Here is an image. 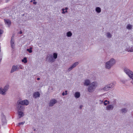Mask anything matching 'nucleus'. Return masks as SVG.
I'll return each instance as SVG.
<instances>
[{
    "mask_svg": "<svg viewBox=\"0 0 133 133\" xmlns=\"http://www.w3.org/2000/svg\"><path fill=\"white\" fill-rule=\"evenodd\" d=\"M58 54L54 52L48 55L46 57V60L48 62L52 63L54 62L57 58Z\"/></svg>",
    "mask_w": 133,
    "mask_h": 133,
    "instance_id": "nucleus-1",
    "label": "nucleus"
},
{
    "mask_svg": "<svg viewBox=\"0 0 133 133\" xmlns=\"http://www.w3.org/2000/svg\"><path fill=\"white\" fill-rule=\"evenodd\" d=\"M116 63V60L113 58H110L109 61L105 63V67L107 69H110Z\"/></svg>",
    "mask_w": 133,
    "mask_h": 133,
    "instance_id": "nucleus-2",
    "label": "nucleus"
},
{
    "mask_svg": "<svg viewBox=\"0 0 133 133\" xmlns=\"http://www.w3.org/2000/svg\"><path fill=\"white\" fill-rule=\"evenodd\" d=\"M29 104V102L27 100L22 101L19 100L17 102L16 104V107L18 106L21 108V109H24V107L22 105H28Z\"/></svg>",
    "mask_w": 133,
    "mask_h": 133,
    "instance_id": "nucleus-3",
    "label": "nucleus"
},
{
    "mask_svg": "<svg viewBox=\"0 0 133 133\" xmlns=\"http://www.w3.org/2000/svg\"><path fill=\"white\" fill-rule=\"evenodd\" d=\"M124 72L128 77L132 80L133 79V72L127 67H124L123 69Z\"/></svg>",
    "mask_w": 133,
    "mask_h": 133,
    "instance_id": "nucleus-4",
    "label": "nucleus"
},
{
    "mask_svg": "<svg viewBox=\"0 0 133 133\" xmlns=\"http://www.w3.org/2000/svg\"><path fill=\"white\" fill-rule=\"evenodd\" d=\"M23 66L21 64L17 65H13L10 71V73H12L14 71L18 70L19 69H22Z\"/></svg>",
    "mask_w": 133,
    "mask_h": 133,
    "instance_id": "nucleus-5",
    "label": "nucleus"
},
{
    "mask_svg": "<svg viewBox=\"0 0 133 133\" xmlns=\"http://www.w3.org/2000/svg\"><path fill=\"white\" fill-rule=\"evenodd\" d=\"M17 110V113L18 117L19 118H21L24 115V114L23 112L24 109H21V108L18 107H16Z\"/></svg>",
    "mask_w": 133,
    "mask_h": 133,
    "instance_id": "nucleus-6",
    "label": "nucleus"
},
{
    "mask_svg": "<svg viewBox=\"0 0 133 133\" xmlns=\"http://www.w3.org/2000/svg\"><path fill=\"white\" fill-rule=\"evenodd\" d=\"M125 50L128 52H133V46L130 47L128 43H126L124 44Z\"/></svg>",
    "mask_w": 133,
    "mask_h": 133,
    "instance_id": "nucleus-7",
    "label": "nucleus"
},
{
    "mask_svg": "<svg viewBox=\"0 0 133 133\" xmlns=\"http://www.w3.org/2000/svg\"><path fill=\"white\" fill-rule=\"evenodd\" d=\"M79 63L78 62H76L72 64L68 69V70L70 71L71 70L73 69L76 67L78 65Z\"/></svg>",
    "mask_w": 133,
    "mask_h": 133,
    "instance_id": "nucleus-8",
    "label": "nucleus"
},
{
    "mask_svg": "<svg viewBox=\"0 0 133 133\" xmlns=\"http://www.w3.org/2000/svg\"><path fill=\"white\" fill-rule=\"evenodd\" d=\"M4 23L8 27H9L11 24V22L9 19H4Z\"/></svg>",
    "mask_w": 133,
    "mask_h": 133,
    "instance_id": "nucleus-9",
    "label": "nucleus"
},
{
    "mask_svg": "<svg viewBox=\"0 0 133 133\" xmlns=\"http://www.w3.org/2000/svg\"><path fill=\"white\" fill-rule=\"evenodd\" d=\"M90 85L95 89L98 86V84L97 82H94L92 83Z\"/></svg>",
    "mask_w": 133,
    "mask_h": 133,
    "instance_id": "nucleus-10",
    "label": "nucleus"
},
{
    "mask_svg": "<svg viewBox=\"0 0 133 133\" xmlns=\"http://www.w3.org/2000/svg\"><path fill=\"white\" fill-rule=\"evenodd\" d=\"M1 121L3 124H4L6 122V121L5 116L3 114L1 115Z\"/></svg>",
    "mask_w": 133,
    "mask_h": 133,
    "instance_id": "nucleus-11",
    "label": "nucleus"
},
{
    "mask_svg": "<svg viewBox=\"0 0 133 133\" xmlns=\"http://www.w3.org/2000/svg\"><path fill=\"white\" fill-rule=\"evenodd\" d=\"M91 82L88 79H86L84 80L83 83L84 85L88 86L90 83Z\"/></svg>",
    "mask_w": 133,
    "mask_h": 133,
    "instance_id": "nucleus-12",
    "label": "nucleus"
},
{
    "mask_svg": "<svg viewBox=\"0 0 133 133\" xmlns=\"http://www.w3.org/2000/svg\"><path fill=\"white\" fill-rule=\"evenodd\" d=\"M57 102V101L54 99H53L51 100L49 103L50 106H53Z\"/></svg>",
    "mask_w": 133,
    "mask_h": 133,
    "instance_id": "nucleus-13",
    "label": "nucleus"
},
{
    "mask_svg": "<svg viewBox=\"0 0 133 133\" xmlns=\"http://www.w3.org/2000/svg\"><path fill=\"white\" fill-rule=\"evenodd\" d=\"M126 28L129 30H131L133 28V25L131 24H128L127 25Z\"/></svg>",
    "mask_w": 133,
    "mask_h": 133,
    "instance_id": "nucleus-14",
    "label": "nucleus"
},
{
    "mask_svg": "<svg viewBox=\"0 0 133 133\" xmlns=\"http://www.w3.org/2000/svg\"><path fill=\"white\" fill-rule=\"evenodd\" d=\"M80 93L79 92H76L74 94V96L76 98H79L80 97Z\"/></svg>",
    "mask_w": 133,
    "mask_h": 133,
    "instance_id": "nucleus-15",
    "label": "nucleus"
},
{
    "mask_svg": "<svg viewBox=\"0 0 133 133\" xmlns=\"http://www.w3.org/2000/svg\"><path fill=\"white\" fill-rule=\"evenodd\" d=\"M6 92L3 88L2 87L0 88V94L4 95L6 94Z\"/></svg>",
    "mask_w": 133,
    "mask_h": 133,
    "instance_id": "nucleus-16",
    "label": "nucleus"
},
{
    "mask_svg": "<svg viewBox=\"0 0 133 133\" xmlns=\"http://www.w3.org/2000/svg\"><path fill=\"white\" fill-rule=\"evenodd\" d=\"M95 89V88L90 85L88 88V91L89 92H93Z\"/></svg>",
    "mask_w": 133,
    "mask_h": 133,
    "instance_id": "nucleus-17",
    "label": "nucleus"
},
{
    "mask_svg": "<svg viewBox=\"0 0 133 133\" xmlns=\"http://www.w3.org/2000/svg\"><path fill=\"white\" fill-rule=\"evenodd\" d=\"M40 94L38 92H35L33 94V97L34 98H36L39 97Z\"/></svg>",
    "mask_w": 133,
    "mask_h": 133,
    "instance_id": "nucleus-18",
    "label": "nucleus"
},
{
    "mask_svg": "<svg viewBox=\"0 0 133 133\" xmlns=\"http://www.w3.org/2000/svg\"><path fill=\"white\" fill-rule=\"evenodd\" d=\"M114 108V106L112 105H108L106 107V109L108 110H111L113 109Z\"/></svg>",
    "mask_w": 133,
    "mask_h": 133,
    "instance_id": "nucleus-19",
    "label": "nucleus"
},
{
    "mask_svg": "<svg viewBox=\"0 0 133 133\" xmlns=\"http://www.w3.org/2000/svg\"><path fill=\"white\" fill-rule=\"evenodd\" d=\"M68 8L67 7H66L65 8H63L62 10V13L63 14H65L66 13L68 12L67 10Z\"/></svg>",
    "mask_w": 133,
    "mask_h": 133,
    "instance_id": "nucleus-20",
    "label": "nucleus"
},
{
    "mask_svg": "<svg viewBox=\"0 0 133 133\" xmlns=\"http://www.w3.org/2000/svg\"><path fill=\"white\" fill-rule=\"evenodd\" d=\"M12 48L14 49L15 48V44L14 43V39L12 38L10 42Z\"/></svg>",
    "mask_w": 133,
    "mask_h": 133,
    "instance_id": "nucleus-21",
    "label": "nucleus"
},
{
    "mask_svg": "<svg viewBox=\"0 0 133 133\" xmlns=\"http://www.w3.org/2000/svg\"><path fill=\"white\" fill-rule=\"evenodd\" d=\"M95 10L97 13H99L101 12V9L99 7H97L96 8Z\"/></svg>",
    "mask_w": 133,
    "mask_h": 133,
    "instance_id": "nucleus-22",
    "label": "nucleus"
},
{
    "mask_svg": "<svg viewBox=\"0 0 133 133\" xmlns=\"http://www.w3.org/2000/svg\"><path fill=\"white\" fill-rule=\"evenodd\" d=\"M72 32L70 31L67 32L66 34V35L67 37H71L72 36Z\"/></svg>",
    "mask_w": 133,
    "mask_h": 133,
    "instance_id": "nucleus-23",
    "label": "nucleus"
},
{
    "mask_svg": "<svg viewBox=\"0 0 133 133\" xmlns=\"http://www.w3.org/2000/svg\"><path fill=\"white\" fill-rule=\"evenodd\" d=\"M109 88L107 85H106L103 88V90L104 91H107L109 90Z\"/></svg>",
    "mask_w": 133,
    "mask_h": 133,
    "instance_id": "nucleus-24",
    "label": "nucleus"
},
{
    "mask_svg": "<svg viewBox=\"0 0 133 133\" xmlns=\"http://www.w3.org/2000/svg\"><path fill=\"white\" fill-rule=\"evenodd\" d=\"M107 85L108 86V87L109 89L112 88L115 85L114 83H111Z\"/></svg>",
    "mask_w": 133,
    "mask_h": 133,
    "instance_id": "nucleus-25",
    "label": "nucleus"
},
{
    "mask_svg": "<svg viewBox=\"0 0 133 133\" xmlns=\"http://www.w3.org/2000/svg\"><path fill=\"white\" fill-rule=\"evenodd\" d=\"M28 62L27 58L24 57L22 59V62L24 64Z\"/></svg>",
    "mask_w": 133,
    "mask_h": 133,
    "instance_id": "nucleus-26",
    "label": "nucleus"
},
{
    "mask_svg": "<svg viewBox=\"0 0 133 133\" xmlns=\"http://www.w3.org/2000/svg\"><path fill=\"white\" fill-rule=\"evenodd\" d=\"M9 88V85L8 84L6 85L3 88L6 92L8 90Z\"/></svg>",
    "mask_w": 133,
    "mask_h": 133,
    "instance_id": "nucleus-27",
    "label": "nucleus"
},
{
    "mask_svg": "<svg viewBox=\"0 0 133 133\" xmlns=\"http://www.w3.org/2000/svg\"><path fill=\"white\" fill-rule=\"evenodd\" d=\"M121 110L122 112L124 113H126L128 111L127 109L126 108H122Z\"/></svg>",
    "mask_w": 133,
    "mask_h": 133,
    "instance_id": "nucleus-28",
    "label": "nucleus"
},
{
    "mask_svg": "<svg viewBox=\"0 0 133 133\" xmlns=\"http://www.w3.org/2000/svg\"><path fill=\"white\" fill-rule=\"evenodd\" d=\"M106 36L108 38H111L112 36L111 34L109 32H108L107 33Z\"/></svg>",
    "mask_w": 133,
    "mask_h": 133,
    "instance_id": "nucleus-29",
    "label": "nucleus"
},
{
    "mask_svg": "<svg viewBox=\"0 0 133 133\" xmlns=\"http://www.w3.org/2000/svg\"><path fill=\"white\" fill-rule=\"evenodd\" d=\"M32 47H30L29 49H27V51H28L29 53H31L32 52Z\"/></svg>",
    "mask_w": 133,
    "mask_h": 133,
    "instance_id": "nucleus-30",
    "label": "nucleus"
},
{
    "mask_svg": "<svg viewBox=\"0 0 133 133\" xmlns=\"http://www.w3.org/2000/svg\"><path fill=\"white\" fill-rule=\"evenodd\" d=\"M109 101H108L107 100H105L104 102V104L105 105H106L108 104H109Z\"/></svg>",
    "mask_w": 133,
    "mask_h": 133,
    "instance_id": "nucleus-31",
    "label": "nucleus"
},
{
    "mask_svg": "<svg viewBox=\"0 0 133 133\" xmlns=\"http://www.w3.org/2000/svg\"><path fill=\"white\" fill-rule=\"evenodd\" d=\"M67 91H65V92H63L62 94V95L63 96L64 95H67Z\"/></svg>",
    "mask_w": 133,
    "mask_h": 133,
    "instance_id": "nucleus-32",
    "label": "nucleus"
},
{
    "mask_svg": "<svg viewBox=\"0 0 133 133\" xmlns=\"http://www.w3.org/2000/svg\"><path fill=\"white\" fill-rule=\"evenodd\" d=\"M24 122H22L19 123L17 126H19V125H21V124H23L24 123Z\"/></svg>",
    "mask_w": 133,
    "mask_h": 133,
    "instance_id": "nucleus-33",
    "label": "nucleus"
},
{
    "mask_svg": "<svg viewBox=\"0 0 133 133\" xmlns=\"http://www.w3.org/2000/svg\"><path fill=\"white\" fill-rule=\"evenodd\" d=\"M3 33V31L2 30H0V36Z\"/></svg>",
    "mask_w": 133,
    "mask_h": 133,
    "instance_id": "nucleus-34",
    "label": "nucleus"
},
{
    "mask_svg": "<svg viewBox=\"0 0 133 133\" xmlns=\"http://www.w3.org/2000/svg\"><path fill=\"white\" fill-rule=\"evenodd\" d=\"M37 2H36L34 1L33 2L34 4L36 5L37 4Z\"/></svg>",
    "mask_w": 133,
    "mask_h": 133,
    "instance_id": "nucleus-35",
    "label": "nucleus"
},
{
    "mask_svg": "<svg viewBox=\"0 0 133 133\" xmlns=\"http://www.w3.org/2000/svg\"><path fill=\"white\" fill-rule=\"evenodd\" d=\"M19 33L20 34H21L22 33V31H21L19 32Z\"/></svg>",
    "mask_w": 133,
    "mask_h": 133,
    "instance_id": "nucleus-36",
    "label": "nucleus"
},
{
    "mask_svg": "<svg viewBox=\"0 0 133 133\" xmlns=\"http://www.w3.org/2000/svg\"><path fill=\"white\" fill-rule=\"evenodd\" d=\"M131 83L133 85V79L131 81Z\"/></svg>",
    "mask_w": 133,
    "mask_h": 133,
    "instance_id": "nucleus-37",
    "label": "nucleus"
},
{
    "mask_svg": "<svg viewBox=\"0 0 133 133\" xmlns=\"http://www.w3.org/2000/svg\"><path fill=\"white\" fill-rule=\"evenodd\" d=\"M40 79V78H37V80H39Z\"/></svg>",
    "mask_w": 133,
    "mask_h": 133,
    "instance_id": "nucleus-38",
    "label": "nucleus"
},
{
    "mask_svg": "<svg viewBox=\"0 0 133 133\" xmlns=\"http://www.w3.org/2000/svg\"><path fill=\"white\" fill-rule=\"evenodd\" d=\"M82 105H81V106H80V108H81V109L82 108Z\"/></svg>",
    "mask_w": 133,
    "mask_h": 133,
    "instance_id": "nucleus-39",
    "label": "nucleus"
},
{
    "mask_svg": "<svg viewBox=\"0 0 133 133\" xmlns=\"http://www.w3.org/2000/svg\"><path fill=\"white\" fill-rule=\"evenodd\" d=\"M10 0H6V1L7 2H8V1H10Z\"/></svg>",
    "mask_w": 133,
    "mask_h": 133,
    "instance_id": "nucleus-40",
    "label": "nucleus"
},
{
    "mask_svg": "<svg viewBox=\"0 0 133 133\" xmlns=\"http://www.w3.org/2000/svg\"><path fill=\"white\" fill-rule=\"evenodd\" d=\"M32 1H32V0H31V1H30V2H32Z\"/></svg>",
    "mask_w": 133,
    "mask_h": 133,
    "instance_id": "nucleus-41",
    "label": "nucleus"
},
{
    "mask_svg": "<svg viewBox=\"0 0 133 133\" xmlns=\"http://www.w3.org/2000/svg\"><path fill=\"white\" fill-rule=\"evenodd\" d=\"M35 0H34V1Z\"/></svg>",
    "mask_w": 133,
    "mask_h": 133,
    "instance_id": "nucleus-42",
    "label": "nucleus"
}]
</instances>
